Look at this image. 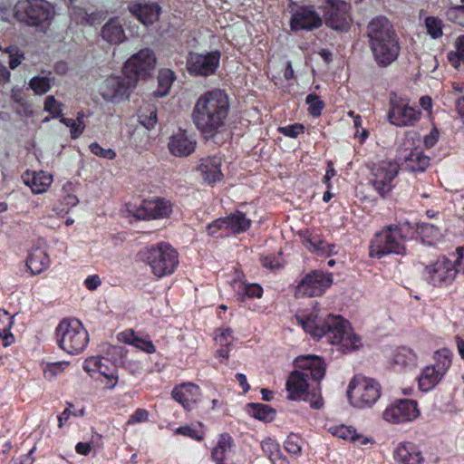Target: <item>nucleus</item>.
<instances>
[{"label": "nucleus", "instance_id": "69168bd1", "mask_svg": "<svg viewBox=\"0 0 464 464\" xmlns=\"http://www.w3.org/2000/svg\"><path fill=\"white\" fill-rule=\"evenodd\" d=\"M260 262L261 266L268 269H277L281 267L277 257L273 255L261 257Z\"/></svg>", "mask_w": 464, "mask_h": 464}, {"label": "nucleus", "instance_id": "473e14b6", "mask_svg": "<svg viewBox=\"0 0 464 464\" xmlns=\"http://www.w3.org/2000/svg\"><path fill=\"white\" fill-rule=\"evenodd\" d=\"M26 267L32 276H38L46 271L50 267L48 254L40 248L33 250L26 258Z\"/></svg>", "mask_w": 464, "mask_h": 464}, {"label": "nucleus", "instance_id": "13d9d810", "mask_svg": "<svg viewBox=\"0 0 464 464\" xmlns=\"http://www.w3.org/2000/svg\"><path fill=\"white\" fill-rule=\"evenodd\" d=\"M79 203L77 196L68 193L61 198V208H54L53 210L56 213H68L69 210L77 206Z\"/></svg>", "mask_w": 464, "mask_h": 464}, {"label": "nucleus", "instance_id": "cd10ccee", "mask_svg": "<svg viewBox=\"0 0 464 464\" xmlns=\"http://www.w3.org/2000/svg\"><path fill=\"white\" fill-rule=\"evenodd\" d=\"M418 361L419 356L411 347L399 346L392 353V363L399 371L415 368Z\"/></svg>", "mask_w": 464, "mask_h": 464}, {"label": "nucleus", "instance_id": "8fccbe9b", "mask_svg": "<svg viewBox=\"0 0 464 464\" xmlns=\"http://www.w3.org/2000/svg\"><path fill=\"white\" fill-rule=\"evenodd\" d=\"M285 450L291 456L298 458L302 455V438L291 433L284 442Z\"/></svg>", "mask_w": 464, "mask_h": 464}, {"label": "nucleus", "instance_id": "c756f323", "mask_svg": "<svg viewBox=\"0 0 464 464\" xmlns=\"http://www.w3.org/2000/svg\"><path fill=\"white\" fill-rule=\"evenodd\" d=\"M329 432L354 445L364 446L369 443V439L366 436L358 433L353 427L345 424L332 426L329 428Z\"/></svg>", "mask_w": 464, "mask_h": 464}, {"label": "nucleus", "instance_id": "de8ad7c7", "mask_svg": "<svg viewBox=\"0 0 464 464\" xmlns=\"http://www.w3.org/2000/svg\"><path fill=\"white\" fill-rule=\"evenodd\" d=\"M139 122L140 125L146 127L147 130H152L157 123V109L153 105L140 109L139 112Z\"/></svg>", "mask_w": 464, "mask_h": 464}, {"label": "nucleus", "instance_id": "3c124183", "mask_svg": "<svg viewBox=\"0 0 464 464\" xmlns=\"http://www.w3.org/2000/svg\"><path fill=\"white\" fill-rule=\"evenodd\" d=\"M456 50V52L448 53V61L453 67L458 68L461 63H464V35L457 38Z\"/></svg>", "mask_w": 464, "mask_h": 464}, {"label": "nucleus", "instance_id": "f704fd0d", "mask_svg": "<svg viewBox=\"0 0 464 464\" xmlns=\"http://www.w3.org/2000/svg\"><path fill=\"white\" fill-rule=\"evenodd\" d=\"M123 343L130 344V346L140 349L147 354H153L155 352V346L153 342L150 341V335L139 336L134 331L129 330L122 334Z\"/></svg>", "mask_w": 464, "mask_h": 464}, {"label": "nucleus", "instance_id": "2eb2a0df", "mask_svg": "<svg viewBox=\"0 0 464 464\" xmlns=\"http://www.w3.org/2000/svg\"><path fill=\"white\" fill-rule=\"evenodd\" d=\"M399 169V165L394 160H381L372 165L371 184L379 196L384 198L392 192Z\"/></svg>", "mask_w": 464, "mask_h": 464}, {"label": "nucleus", "instance_id": "5701e85b", "mask_svg": "<svg viewBox=\"0 0 464 464\" xmlns=\"http://www.w3.org/2000/svg\"><path fill=\"white\" fill-rule=\"evenodd\" d=\"M170 395L184 410L190 411L199 401L200 388L191 382H184L175 385Z\"/></svg>", "mask_w": 464, "mask_h": 464}, {"label": "nucleus", "instance_id": "f8f14e48", "mask_svg": "<svg viewBox=\"0 0 464 464\" xmlns=\"http://www.w3.org/2000/svg\"><path fill=\"white\" fill-rule=\"evenodd\" d=\"M459 273L461 270L451 260L440 256L423 266L422 276L430 285L442 288L453 284Z\"/></svg>", "mask_w": 464, "mask_h": 464}, {"label": "nucleus", "instance_id": "39448f33", "mask_svg": "<svg viewBox=\"0 0 464 464\" xmlns=\"http://www.w3.org/2000/svg\"><path fill=\"white\" fill-rule=\"evenodd\" d=\"M140 260L150 266V273L158 278L171 276L179 266V253L169 243L158 242L139 252Z\"/></svg>", "mask_w": 464, "mask_h": 464}, {"label": "nucleus", "instance_id": "7c9ffc66", "mask_svg": "<svg viewBox=\"0 0 464 464\" xmlns=\"http://www.w3.org/2000/svg\"><path fill=\"white\" fill-rule=\"evenodd\" d=\"M102 37L111 44H119L126 40V34L119 17L111 18L102 25Z\"/></svg>", "mask_w": 464, "mask_h": 464}, {"label": "nucleus", "instance_id": "7ed1b4c3", "mask_svg": "<svg viewBox=\"0 0 464 464\" xmlns=\"http://www.w3.org/2000/svg\"><path fill=\"white\" fill-rule=\"evenodd\" d=\"M230 112L229 96L223 89H211L198 96L191 111L196 130L206 139H213L226 128Z\"/></svg>", "mask_w": 464, "mask_h": 464}, {"label": "nucleus", "instance_id": "0eeeda50", "mask_svg": "<svg viewBox=\"0 0 464 464\" xmlns=\"http://www.w3.org/2000/svg\"><path fill=\"white\" fill-rule=\"evenodd\" d=\"M54 335L58 348L70 355L82 353L89 343L88 331L76 318L61 320L54 330Z\"/></svg>", "mask_w": 464, "mask_h": 464}, {"label": "nucleus", "instance_id": "f03ea898", "mask_svg": "<svg viewBox=\"0 0 464 464\" xmlns=\"http://www.w3.org/2000/svg\"><path fill=\"white\" fill-rule=\"evenodd\" d=\"M295 366L299 370L292 372L285 382L288 400H303L319 410L323 407L320 381L325 377V362L320 356H298Z\"/></svg>", "mask_w": 464, "mask_h": 464}, {"label": "nucleus", "instance_id": "a878e982", "mask_svg": "<svg viewBox=\"0 0 464 464\" xmlns=\"http://www.w3.org/2000/svg\"><path fill=\"white\" fill-rule=\"evenodd\" d=\"M393 457L401 464H420L423 461L422 453L413 442L399 443Z\"/></svg>", "mask_w": 464, "mask_h": 464}, {"label": "nucleus", "instance_id": "4d7b16f0", "mask_svg": "<svg viewBox=\"0 0 464 464\" xmlns=\"http://www.w3.org/2000/svg\"><path fill=\"white\" fill-rule=\"evenodd\" d=\"M446 15L448 21L464 27V5L448 9Z\"/></svg>", "mask_w": 464, "mask_h": 464}, {"label": "nucleus", "instance_id": "72a5a7b5", "mask_svg": "<svg viewBox=\"0 0 464 464\" xmlns=\"http://www.w3.org/2000/svg\"><path fill=\"white\" fill-rule=\"evenodd\" d=\"M404 169L411 172H423L430 166V158L415 148L404 159Z\"/></svg>", "mask_w": 464, "mask_h": 464}, {"label": "nucleus", "instance_id": "37998d69", "mask_svg": "<svg viewBox=\"0 0 464 464\" xmlns=\"http://www.w3.org/2000/svg\"><path fill=\"white\" fill-rule=\"evenodd\" d=\"M76 2L77 0H68V3H70L71 5V15L74 17L75 20L80 21L81 23L86 22L93 24L95 22L102 19V15L99 13L89 14L84 8L76 6Z\"/></svg>", "mask_w": 464, "mask_h": 464}, {"label": "nucleus", "instance_id": "f257e3e1", "mask_svg": "<svg viewBox=\"0 0 464 464\" xmlns=\"http://www.w3.org/2000/svg\"><path fill=\"white\" fill-rule=\"evenodd\" d=\"M295 321L312 339L319 341L324 338L326 342L340 346L343 352H353L362 345L360 336L353 333L350 323L341 315L328 314L323 316L314 308L296 314Z\"/></svg>", "mask_w": 464, "mask_h": 464}, {"label": "nucleus", "instance_id": "5fc2aeb1", "mask_svg": "<svg viewBox=\"0 0 464 464\" xmlns=\"http://www.w3.org/2000/svg\"><path fill=\"white\" fill-rule=\"evenodd\" d=\"M89 151L92 154L108 160H114L116 159V152L111 148L103 149L99 142H92L89 144Z\"/></svg>", "mask_w": 464, "mask_h": 464}, {"label": "nucleus", "instance_id": "b1692460", "mask_svg": "<svg viewBox=\"0 0 464 464\" xmlns=\"http://www.w3.org/2000/svg\"><path fill=\"white\" fill-rule=\"evenodd\" d=\"M196 143L195 135L192 132L179 129L177 133L171 135L168 149L175 157H188L195 151Z\"/></svg>", "mask_w": 464, "mask_h": 464}, {"label": "nucleus", "instance_id": "e433bc0d", "mask_svg": "<svg viewBox=\"0 0 464 464\" xmlns=\"http://www.w3.org/2000/svg\"><path fill=\"white\" fill-rule=\"evenodd\" d=\"M14 324V317L8 311L0 308V339L2 345L8 347L15 342V336L10 331Z\"/></svg>", "mask_w": 464, "mask_h": 464}, {"label": "nucleus", "instance_id": "680f3d73", "mask_svg": "<svg viewBox=\"0 0 464 464\" xmlns=\"http://www.w3.org/2000/svg\"><path fill=\"white\" fill-rule=\"evenodd\" d=\"M223 230L227 231V227L224 224V221H221L218 218L213 220V222L209 223L208 227H206V232H208V235L216 238L223 237L221 233Z\"/></svg>", "mask_w": 464, "mask_h": 464}, {"label": "nucleus", "instance_id": "6e6552de", "mask_svg": "<svg viewBox=\"0 0 464 464\" xmlns=\"http://www.w3.org/2000/svg\"><path fill=\"white\" fill-rule=\"evenodd\" d=\"M405 254V237L400 224H389L374 234L370 243V256L382 258L387 255Z\"/></svg>", "mask_w": 464, "mask_h": 464}, {"label": "nucleus", "instance_id": "e2e57ef3", "mask_svg": "<svg viewBox=\"0 0 464 464\" xmlns=\"http://www.w3.org/2000/svg\"><path fill=\"white\" fill-rule=\"evenodd\" d=\"M150 418V411H148L145 409L139 408L136 409L133 413H131L129 417V420H127L126 424L132 425L136 423H145L148 421V419Z\"/></svg>", "mask_w": 464, "mask_h": 464}, {"label": "nucleus", "instance_id": "58836bf2", "mask_svg": "<svg viewBox=\"0 0 464 464\" xmlns=\"http://www.w3.org/2000/svg\"><path fill=\"white\" fill-rule=\"evenodd\" d=\"M416 233L423 244L432 246L440 237V228L430 223L419 222L416 224Z\"/></svg>", "mask_w": 464, "mask_h": 464}, {"label": "nucleus", "instance_id": "c85d7f7f", "mask_svg": "<svg viewBox=\"0 0 464 464\" xmlns=\"http://www.w3.org/2000/svg\"><path fill=\"white\" fill-rule=\"evenodd\" d=\"M129 11L143 24L151 25L158 20L159 14H160V7L158 5L130 3Z\"/></svg>", "mask_w": 464, "mask_h": 464}, {"label": "nucleus", "instance_id": "393cba45", "mask_svg": "<svg viewBox=\"0 0 464 464\" xmlns=\"http://www.w3.org/2000/svg\"><path fill=\"white\" fill-rule=\"evenodd\" d=\"M23 181L32 189L33 194H43L51 187L53 178L44 170L34 171L32 174L26 171L23 175Z\"/></svg>", "mask_w": 464, "mask_h": 464}, {"label": "nucleus", "instance_id": "4468645a", "mask_svg": "<svg viewBox=\"0 0 464 464\" xmlns=\"http://www.w3.org/2000/svg\"><path fill=\"white\" fill-rule=\"evenodd\" d=\"M83 370L89 377L101 382L106 390L114 389L119 382V370L107 357L89 356L83 362Z\"/></svg>", "mask_w": 464, "mask_h": 464}, {"label": "nucleus", "instance_id": "4c0bfd02", "mask_svg": "<svg viewBox=\"0 0 464 464\" xmlns=\"http://www.w3.org/2000/svg\"><path fill=\"white\" fill-rule=\"evenodd\" d=\"M261 450L267 456L272 464H289L286 457L282 453L278 442L267 438L261 442Z\"/></svg>", "mask_w": 464, "mask_h": 464}, {"label": "nucleus", "instance_id": "9b49d317", "mask_svg": "<svg viewBox=\"0 0 464 464\" xmlns=\"http://www.w3.org/2000/svg\"><path fill=\"white\" fill-rule=\"evenodd\" d=\"M347 398L354 408L372 407L380 398V384L371 378L354 376L347 388Z\"/></svg>", "mask_w": 464, "mask_h": 464}, {"label": "nucleus", "instance_id": "20e7f679", "mask_svg": "<svg viewBox=\"0 0 464 464\" xmlns=\"http://www.w3.org/2000/svg\"><path fill=\"white\" fill-rule=\"evenodd\" d=\"M367 36L372 55L378 67L385 68L398 59L399 38L388 19L383 16L372 19L367 25Z\"/></svg>", "mask_w": 464, "mask_h": 464}, {"label": "nucleus", "instance_id": "ddd939ff", "mask_svg": "<svg viewBox=\"0 0 464 464\" xmlns=\"http://www.w3.org/2000/svg\"><path fill=\"white\" fill-rule=\"evenodd\" d=\"M451 365V351L442 348L435 353V363L425 366L418 377L419 390L428 392L443 379Z\"/></svg>", "mask_w": 464, "mask_h": 464}, {"label": "nucleus", "instance_id": "412c9836", "mask_svg": "<svg viewBox=\"0 0 464 464\" xmlns=\"http://www.w3.org/2000/svg\"><path fill=\"white\" fill-rule=\"evenodd\" d=\"M420 415L417 402L411 399H398L383 411V420L392 424L413 421Z\"/></svg>", "mask_w": 464, "mask_h": 464}, {"label": "nucleus", "instance_id": "bf43d9fd", "mask_svg": "<svg viewBox=\"0 0 464 464\" xmlns=\"http://www.w3.org/2000/svg\"><path fill=\"white\" fill-rule=\"evenodd\" d=\"M44 110L53 115V118H58L62 115V103L57 102L54 96H47L44 102Z\"/></svg>", "mask_w": 464, "mask_h": 464}, {"label": "nucleus", "instance_id": "774afa93", "mask_svg": "<svg viewBox=\"0 0 464 464\" xmlns=\"http://www.w3.org/2000/svg\"><path fill=\"white\" fill-rule=\"evenodd\" d=\"M454 266L458 267V269L461 270V273H464V246H459L456 250V259L452 261Z\"/></svg>", "mask_w": 464, "mask_h": 464}, {"label": "nucleus", "instance_id": "c03bdc74", "mask_svg": "<svg viewBox=\"0 0 464 464\" xmlns=\"http://www.w3.org/2000/svg\"><path fill=\"white\" fill-rule=\"evenodd\" d=\"M174 80L175 74L173 71L169 69H163L160 71V74H158V89L156 91V96L163 97L168 95Z\"/></svg>", "mask_w": 464, "mask_h": 464}, {"label": "nucleus", "instance_id": "338daca9", "mask_svg": "<svg viewBox=\"0 0 464 464\" xmlns=\"http://www.w3.org/2000/svg\"><path fill=\"white\" fill-rule=\"evenodd\" d=\"M83 285L85 288L93 291L102 285V279H100L99 275H91L84 279Z\"/></svg>", "mask_w": 464, "mask_h": 464}, {"label": "nucleus", "instance_id": "603ef678", "mask_svg": "<svg viewBox=\"0 0 464 464\" xmlns=\"http://www.w3.org/2000/svg\"><path fill=\"white\" fill-rule=\"evenodd\" d=\"M426 32L433 39H437L443 34V23L440 19L430 15L425 18Z\"/></svg>", "mask_w": 464, "mask_h": 464}, {"label": "nucleus", "instance_id": "f3484780", "mask_svg": "<svg viewBox=\"0 0 464 464\" xmlns=\"http://www.w3.org/2000/svg\"><path fill=\"white\" fill-rule=\"evenodd\" d=\"M220 52L214 50L206 53H188L187 70L192 76L208 77L218 70Z\"/></svg>", "mask_w": 464, "mask_h": 464}, {"label": "nucleus", "instance_id": "4be33fe9", "mask_svg": "<svg viewBox=\"0 0 464 464\" xmlns=\"http://www.w3.org/2000/svg\"><path fill=\"white\" fill-rule=\"evenodd\" d=\"M322 24L323 20L312 5H298L292 13L290 20L292 32L313 31Z\"/></svg>", "mask_w": 464, "mask_h": 464}, {"label": "nucleus", "instance_id": "dca6fc26", "mask_svg": "<svg viewBox=\"0 0 464 464\" xmlns=\"http://www.w3.org/2000/svg\"><path fill=\"white\" fill-rule=\"evenodd\" d=\"M333 285V275L322 270H312L295 286L297 298L320 296Z\"/></svg>", "mask_w": 464, "mask_h": 464}, {"label": "nucleus", "instance_id": "864d4df0", "mask_svg": "<svg viewBox=\"0 0 464 464\" xmlns=\"http://www.w3.org/2000/svg\"><path fill=\"white\" fill-rule=\"evenodd\" d=\"M9 56V68L15 70L23 63L24 52L17 45H9L4 50Z\"/></svg>", "mask_w": 464, "mask_h": 464}, {"label": "nucleus", "instance_id": "6e6d98bb", "mask_svg": "<svg viewBox=\"0 0 464 464\" xmlns=\"http://www.w3.org/2000/svg\"><path fill=\"white\" fill-rule=\"evenodd\" d=\"M278 133L288 137L290 139H296L299 135L304 133L305 127L302 123L295 122L291 125H285L284 127H278Z\"/></svg>", "mask_w": 464, "mask_h": 464}, {"label": "nucleus", "instance_id": "a211bd4d", "mask_svg": "<svg viewBox=\"0 0 464 464\" xmlns=\"http://www.w3.org/2000/svg\"><path fill=\"white\" fill-rule=\"evenodd\" d=\"M140 79L121 74L105 79L102 87V95L105 101L120 102L130 97V92L136 87Z\"/></svg>", "mask_w": 464, "mask_h": 464}, {"label": "nucleus", "instance_id": "79ce46f5", "mask_svg": "<svg viewBox=\"0 0 464 464\" xmlns=\"http://www.w3.org/2000/svg\"><path fill=\"white\" fill-rule=\"evenodd\" d=\"M263 293L264 290L259 284L240 283L237 290V301L244 302L246 299L261 298Z\"/></svg>", "mask_w": 464, "mask_h": 464}, {"label": "nucleus", "instance_id": "9d476101", "mask_svg": "<svg viewBox=\"0 0 464 464\" xmlns=\"http://www.w3.org/2000/svg\"><path fill=\"white\" fill-rule=\"evenodd\" d=\"M422 111L410 100L392 92L389 94L388 122L399 128L412 127L420 121Z\"/></svg>", "mask_w": 464, "mask_h": 464}, {"label": "nucleus", "instance_id": "2f4dec72", "mask_svg": "<svg viewBox=\"0 0 464 464\" xmlns=\"http://www.w3.org/2000/svg\"><path fill=\"white\" fill-rule=\"evenodd\" d=\"M221 221L225 222L228 231L234 235H240L247 231L251 227V219L246 218L243 211H234V213L219 218Z\"/></svg>", "mask_w": 464, "mask_h": 464}, {"label": "nucleus", "instance_id": "0e129e2a", "mask_svg": "<svg viewBox=\"0 0 464 464\" xmlns=\"http://www.w3.org/2000/svg\"><path fill=\"white\" fill-rule=\"evenodd\" d=\"M233 339V331L230 328L221 329L219 334H216L215 341L219 347H230Z\"/></svg>", "mask_w": 464, "mask_h": 464}, {"label": "nucleus", "instance_id": "052dcab7", "mask_svg": "<svg viewBox=\"0 0 464 464\" xmlns=\"http://www.w3.org/2000/svg\"><path fill=\"white\" fill-rule=\"evenodd\" d=\"M68 408L64 409L60 415H58V427L62 428L65 422L71 418V416L74 417H83L85 414L84 409H80L74 411H72V404L71 402H67Z\"/></svg>", "mask_w": 464, "mask_h": 464}, {"label": "nucleus", "instance_id": "6ab92c4d", "mask_svg": "<svg viewBox=\"0 0 464 464\" xmlns=\"http://www.w3.org/2000/svg\"><path fill=\"white\" fill-rule=\"evenodd\" d=\"M155 55L150 49H142L131 55L125 63L122 69V75L134 77L136 79H146L150 77L154 72Z\"/></svg>", "mask_w": 464, "mask_h": 464}, {"label": "nucleus", "instance_id": "a19ab883", "mask_svg": "<svg viewBox=\"0 0 464 464\" xmlns=\"http://www.w3.org/2000/svg\"><path fill=\"white\" fill-rule=\"evenodd\" d=\"M247 409H249L247 411H249L250 416L257 420L270 422L276 416V411L267 404L252 402L247 404Z\"/></svg>", "mask_w": 464, "mask_h": 464}, {"label": "nucleus", "instance_id": "a18cd8bd", "mask_svg": "<svg viewBox=\"0 0 464 464\" xmlns=\"http://www.w3.org/2000/svg\"><path fill=\"white\" fill-rule=\"evenodd\" d=\"M448 94L456 101L457 112L460 118L464 119V82H450V90Z\"/></svg>", "mask_w": 464, "mask_h": 464}, {"label": "nucleus", "instance_id": "ea45409f", "mask_svg": "<svg viewBox=\"0 0 464 464\" xmlns=\"http://www.w3.org/2000/svg\"><path fill=\"white\" fill-rule=\"evenodd\" d=\"M299 235H301L303 246H304L306 250L309 252L320 254H325L327 252L329 245H327L323 239L319 238V237L313 235L308 230H305Z\"/></svg>", "mask_w": 464, "mask_h": 464}, {"label": "nucleus", "instance_id": "1a4fd4ad", "mask_svg": "<svg viewBox=\"0 0 464 464\" xmlns=\"http://www.w3.org/2000/svg\"><path fill=\"white\" fill-rule=\"evenodd\" d=\"M126 211L135 220H161L170 217L172 203L165 198L152 196L143 198L140 203H127Z\"/></svg>", "mask_w": 464, "mask_h": 464}, {"label": "nucleus", "instance_id": "09e8293b", "mask_svg": "<svg viewBox=\"0 0 464 464\" xmlns=\"http://www.w3.org/2000/svg\"><path fill=\"white\" fill-rule=\"evenodd\" d=\"M305 102L308 104V113L312 118L320 117L323 110L325 108V102L314 92L306 95Z\"/></svg>", "mask_w": 464, "mask_h": 464}, {"label": "nucleus", "instance_id": "bb28decb", "mask_svg": "<svg viewBox=\"0 0 464 464\" xmlns=\"http://www.w3.org/2000/svg\"><path fill=\"white\" fill-rule=\"evenodd\" d=\"M222 160H220V158L213 156L201 159L198 169L206 182L214 184L223 178L222 170H220Z\"/></svg>", "mask_w": 464, "mask_h": 464}, {"label": "nucleus", "instance_id": "aec40b11", "mask_svg": "<svg viewBox=\"0 0 464 464\" xmlns=\"http://www.w3.org/2000/svg\"><path fill=\"white\" fill-rule=\"evenodd\" d=\"M351 5L343 0H325V24L339 32H346L351 24Z\"/></svg>", "mask_w": 464, "mask_h": 464}, {"label": "nucleus", "instance_id": "423d86ee", "mask_svg": "<svg viewBox=\"0 0 464 464\" xmlns=\"http://www.w3.org/2000/svg\"><path fill=\"white\" fill-rule=\"evenodd\" d=\"M54 17V7L46 0H18L13 7L16 22L36 29H46Z\"/></svg>", "mask_w": 464, "mask_h": 464}, {"label": "nucleus", "instance_id": "49530a36", "mask_svg": "<svg viewBox=\"0 0 464 464\" xmlns=\"http://www.w3.org/2000/svg\"><path fill=\"white\" fill-rule=\"evenodd\" d=\"M54 78L50 76H35L29 81V87L35 95L46 94L53 82Z\"/></svg>", "mask_w": 464, "mask_h": 464}, {"label": "nucleus", "instance_id": "c9c22d12", "mask_svg": "<svg viewBox=\"0 0 464 464\" xmlns=\"http://www.w3.org/2000/svg\"><path fill=\"white\" fill-rule=\"evenodd\" d=\"M233 446V438L227 432L218 436V444L212 449L211 458L216 464H226V456Z\"/></svg>", "mask_w": 464, "mask_h": 464}]
</instances>
